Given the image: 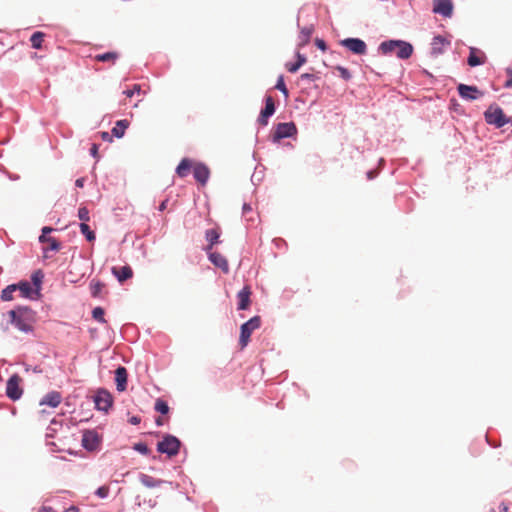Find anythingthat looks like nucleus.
Returning <instances> with one entry per match:
<instances>
[{
  "mask_svg": "<svg viewBox=\"0 0 512 512\" xmlns=\"http://www.w3.org/2000/svg\"><path fill=\"white\" fill-rule=\"evenodd\" d=\"M9 323L23 333L33 332V322L36 319V312L29 306L17 305L8 311Z\"/></svg>",
  "mask_w": 512,
  "mask_h": 512,
  "instance_id": "obj_1",
  "label": "nucleus"
},
{
  "mask_svg": "<svg viewBox=\"0 0 512 512\" xmlns=\"http://www.w3.org/2000/svg\"><path fill=\"white\" fill-rule=\"evenodd\" d=\"M377 52L383 56L395 54L398 59L407 60L413 55L414 46L406 40L387 39L378 45Z\"/></svg>",
  "mask_w": 512,
  "mask_h": 512,
  "instance_id": "obj_2",
  "label": "nucleus"
},
{
  "mask_svg": "<svg viewBox=\"0 0 512 512\" xmlns=\"http://www.w3.org/2000/svg\"><path fill=\"white\" fill-rule=\"evenodd\" d=\"M182 446L183 443L177 436L164 433L162 439L156 444V451L171 459L180 453Z\"/></svg>",
  "mask_w": 512,
  "mask_h": 512,
  "instance_id": "obj_3",
  "label": "nucleus"
},
{
  "mask_svg": "<svg viewBox=\"0 0 512 512\" xmlns=\"http://www.w3.org/2000/svg\"><path fill=\"white\" fill-rule=\"evenodd\" d=\"M484 120L488 125L497 129L503 128L507 124H512V118L507 116L503 109L496 103H492L483 113Z\"/></svg>",
  "mask_w": 512,
  "mask_h": 512,
  "instance_id": "obj_4",
  "label": "nucleus"
},
{
  "mask_svg": "<svg viewBox=\"0 0 512 512\" xmlns=\"http://www.w3.org/2000/svg\"><path fill=\"white\" fill-rule=\"evenodd\" d=\"M298 128L293 121L280 122L275 125L274 133L272 134L271 141L273 143H280L285 138L296 139Z\"/></svg>",
  "mask_w": 512,
  "mask_h": 512,
  "instance_id": "obj_5",
  "label": "nucleus"
},
{
  "mask_svg": "<svg viewBox=\"0 0 512 512\" xmlns=\"http://www.w3.org/2000/svg\"><path fill=\"white\" fill-rule=\"evenodd\" d=\"M93 402L97 411L108 414L114 404L112 393L106 388H98L93 396Z\"/></svg>",
  "mask_w": 512,
  "mask_h": 512,
  "instance_id": "obj_6",
  "label": "nucleus"
},
{
  "mask_svg": "<svg viewBox=\"0 0 512 512\" xmlns=\"http://www.w3.org/2000/svg\"><path fill=\"white\" fill-rule=\"evenodd\" d=\"M261 325V317L259 315H255L251 317L249 320L241 324L240 326V335H239V345L241 349H244L250 342L251 334L254 330L258 329Z\"/></svg>",
  "mask_w": 512,
  "mask_h": 512,
  "instance_id": "obj_7",
  "label": "nucleus"
},
{
  "mask_svg": "<svg viewBox=\"0 0 512 512\" xmlns=\"http://www.w3.org/2000/svg\"><path fill=\"white\" fill-rule=\"evenodd\" d=\"M339 45L357 56L367 54L368 46L366 42L358 37H347L339 41Z\"/></svg>",
  "mask_w": 512,
  "mask_h": 512,
  "instance_id": "obj_8",
  "label": "nucleus"
},
{
  "mask_svg": "<svg viewBox=\"0 0 512 512\" xmlns=\"http://www.w3.org/2000/svg\"><path fill=\"white\" fill-rule=\"evenodd\" d=\"M101 442L102 436L95 429L83 430L81 444L87 452L97 451Z\"/></svg>",
  "mask_w": 512,
  "mask_h": 512,
  "instance_id": "obj_9",
  "label": "nucleus"
},
{
  "mask_svg": "<svg viewBox=\"0 0 512 512\" xmlns=\"http://www.w3.org/2000/svg\"><path fill=\"white\" fill-rule=\"evenodd\" d=\"M21 380V377L14 373L6 382V396L12 401L19 400L23 395V389L20 386Z\"/></svg>",
  "mask_w": 512,
  "mask_h": 512,
  "instance_id": "obj_10",
  "label": "nucleus"
},
{
  "mask_svg": "<svg viewBox=\"0 0 512 512\" xmlns=\"http://www.w3.org/2000/svg\"><path fill=\"white\" fill-rule=\"evenodd\" d=\"M264 107L260 110L258 116V122L262 126H266L269 122V119L276 112V104L272 96L266 95L264 97Z\"/></svg>",
  "mask_w": 512,
  "mask_h": 512,
  "instance_id": "obj_11",
  "label": "nucleus"
},
{
  "mask_svg": "<svg viewBox=\"0 0 512 512\" xmlns=\"http://www.w3.org/2000/svg\"><path fill=\"white\" fill-rule=\"evenodd\" d=\"M458 95L467 101H475L484 95V92L479 90L475 85H468L460 83L457 86Z\"/></svg>",
  "mask_w": 512,
  "mask_h": 512,
  "instance_id": "obj_12",
  "label": "nucleus"
},
{
  "mask_svg": "<svg viewBox=\"0 0 512 512\" xmlns=\"http://www.w3.org/2000/svg\"><path fill=\"white\" fill-rule=\"evenodd\" d=\"M17 290L20 292V296L29 300H38L42 294L39 291L34 290L33 285L27 280H20L16 283Z\"/></svg>",
  "mask_w": 512,
  "mask_h": 512,
  "instance_id": "obj_13",
  "label": "nucleus"
},
{
  "mask_svg": "<svg viewBox=\"0 0 512 512\" xmlns=\"http://www.w3.org/2000/svg\"><path fill=\"white\" fill-rule=\"evenodd\" d=\"M193 178L201 186H205L210 178L209 167L204 162H195L193 167Z\"/></svg>",
  "mask_w": 512,
  "mask_h": 512,
  "instance_id": "obj_14",
  "label": "nucleus"
},
{
  "mask_svg": "<svg viewBox=\"0 0 512 512\" xmlns=\"http://www.w3.org/2000/svg\"><path fill=\"white\" fill-rule=\"evenodd\" d=\"M452 0H433V13L439 14L444 18H450L453 14Z\"/></svg>",
  "mask_w": 512,
  "mask_h": 512,
  "instance_id": "obj_15",
  "label": "nucleus"
},
{
  "mask_svg": "<svg viewBox=\"0 0 512 512\" xmlns=\"http://www.w3.org/2000/svg\"><path fill=\"white\" fill-rule=\"evenodd\" d=\"M487 61L486 54L477 47H469V55L467 57V64L470 67H478L484 65Z\"/></svg>",
  "mask_w": 512,
  "mask_h": 512,
  "instance_id": "obj_16",
  "label": "nucleus"
},
{
  "mask_svg": "<svg viewBox=\"0 0 512 512\" xmlns=\"http://www.w3.org/2000/svg\"><path fill=\"white\" fill-rule=\"evenodd\" d=\"M138 479L141 482V484L147 488H156V487L161 486L162 484H169L173 488H178V486H179L178 483H174V482L166 481V480H162V479H157V478H154L145 473H139Z\"/></svg>",
  "mask_w": 512,
  "mask_h": 512,
  "instance_id": "obj_17",
  "label": "nucleus"
},
{
  "mask_svg": "<svg viewBox=\"0 0 512 512\" xmlns=\"http://www.w3.org/2000/svg\"><path fill=\"white\" fill-rule=\"evenodd\" d=\"M114 381L116 385V390L118 392H124L127 389L128 385V371L127 369L119 365L114 371Z\"/></svg>",
  "mask_w": 512,
  "mask_h": 512,
  "instance_id": "obj_18",
  "label": "nucleus"
},
{
  "mask_svg": "<svg viewBox=\"0 0 512 512\" xmlns=\"http://www.w3.org/2000/svg\"><path fill=\"white\" fill-rule=\"evenodd\" d=\"M450 45V41L447 40L444 36L437 34L432 38L431 42V51L430 54L433 57L441 55L444 53L443 46Z\"/></svg>",
  "mask_w": 512,
  "mask_h": 512,
  "instance_id": "obj_19",
  "label": "nucleus"
},
{
  "mask_svg": "<svg viewBox=\"0 0 512 512\" xmlns=\"http://www.w3.org/2000/svg\"><path fill=\"white\" fill-rule=\"evenodd\" d=\"M208 255L209 261L217 268H220L224 273L229 272V265L227 259L220 254L219 252H206Z\"/></svg>",
  "mask_w": 512,
  "mask_h": 512,
  "instance_id": "obj_20",
  "label": "nucleus"
},
{
  "mask_svg": "<svg viewBox=\"0 0 512 512\" xmlns=\"http://www.w3.org/2000/svg\"><path fill=\"white\" fill-rule=\"evenodd\" d=\"M111 272L119 283H124L125 281L133 277V270L129 265H124L120 267L113 266L111 268Z\"/></svg>",
  "mask_w": 512,
  "mask_h": 512,
  "instance_id": "obj_21",
  "label": "nucleus"
},
{
  "mask_svg": "<svg viewBox=\"0 0 512 512\" xmlns=\"http://www.w3.org/2000/svg\"><path fill=\"white\" fill-rule=\"evenodd\" d=\"M251 290L248 286H244L238 293H237V310L244 311L247 310L250 306L251 299Z\"/></svg>",
  "mask_w": 512,
  "mask_h": 512,
  "instance_id": "obj_22",
  "label": "nucleus"
},
{
  "mask_svg": "<svg viewBox=\"0 0 512 512\" xmlns=\"http://www.w3.org/2000/svg\"><path fill=\"white\" fill-rule=\"evenodd\" d=\"M62 400L61 393L58 391L48 392L39 402L40 406L47 405L51 408H56Z\"/></svg>",
  "mask_w": 512,
  "mask_h": 512,
  "instance_id": "obj_23",
  "label": "nucleus"
},
{
  "mask_svg": "<svg viewBox=\"0 0 512 512\" xmlns=\"http://www.w3.org/2000/svg\"><path fill=\"white\" fill-rule=\"evenodd\" d=\"M194 164H195V162L192 159H190L188 157H184L181 159V161L177 165V167L175 169V173L177 174L178 177L184 178V177L188 176V174L190 173V170L193 169Z\"/></svg>",
  "mask_w": 512,
  "mask_h": 512,
  "instance_id": "obj_24",
  "label": "nucleus"
},
{
  "mask_svg": "<svg viewBox=\"0 0 512 512\" xmlns=\"http://www.w3.org/2000/svg\"><path fill=\"white\" fill-rule=\"evenodd\" d=\"M307 62V57L305 54L296 51L295 53V61L287 62L285 64V68L289 73H296L305 63Z\"/></svg>",
  "mask_w": 512,
  "mask_h": 512,
  "instance_id": "obj_25",
  "label": "nucleus"
},
{
  "mask_svg": "<svg viewBox=\"0 0 512 512\" xmlns=\"http://www.w3.org/2000/svg\"><path fill=\"white\" fill-rule=\"evenodd\" d=\"M205 239L208 242V245L204 247V251L208 252L212 250L214 245L220 243V232L215 228L207 229L205 231Z\"/></svg>",
  "mask_w": 512,
  "mask_h": 512,
  "instance_id": "obj_26",
  "label": "nucleus"
},
{
  "mask_svg": "<svg viewBox=\"0 0 512 512\" xmlns=\"http://www.w3.org/2000/svg\"><path fill=\"white\" fill-rule=\"evenodd\" d=\"M313 32H314L313 25H309V26H305V27L301 28L299 36H298V44H297V47L299 49L305 47L310 42Z\"/></svg>",
  "mask_w": 512,
  "mask_h": 512,
  "instance_id": "obj_27",
  "label": "nucleus"
},
{
  "mask_svg": "<svg viewBox=\"0 0 512 512\" xmlns=\"http://www.w3.org/2000/svg\"><path fill=\"white\" fill-rule=\"evenodd\" d=\"M129 125L130 122L127 119L117 120L115 122V125L111 129L112 136H114L117 139H121L125 135V132L128 129Z\"/></svg>",
  "mask_w": 512,
  "mask_h": 512,
  "instance_id": "obj_28",
  "label": "nucleus"
},
{
  "mask_svg": "<svg viewBox=\"0 0 512 512\" xmlns=\"http://www.w3.org/2000/svg\"><path fill=\"white\" fill-rule=\"evenodd\" d=\"M31 284L35 288L34 290L41 293L42 284L44 280V272L41 269L35 270L30 276Z\"/></svg>",
  "mask_w": 512,
  "mask_h": 512,
  "instance_id": "obj_29",
  "label": "nucleus"
},
{
  "mask_svg": "<svg viewBox=\"0 0 512 512\" xmlns=\"http://www.w3.org/2000/svg\"><path fill=\"white\" fill-rule=\"evenodd\" d=\"M89 286L91 296L93 298H100L102 290L105 287V284L100 280L93 279L91 280Z\"/></svg>",
  "mask_w": 512,
  "mask_h": 512,
  "instance_id": "obj_30",
  "label": "nucleus"
},
{
  "mask_svg": "<svg viewBox=\"0 0 512 512\" xmlns=\"http://www.w3.org/2000/svg\"><path fill=\"white\" fill-rule=\"evenodd\" d=\"M45 33L42 31H35L30 36V43L33 49L39 50L42 48V42L44 40Z\"/></svg>",
  "mask_w": 512,
  "mask_h": 512,
  "instance_id": "obj_31",
  "label": "nucleus"
},
{
  "mask_svg": "<svg viewBox=\"0 0 512 512\" xmlns=\"http://www.w3.org/2000/svg\"><path fill=\"white\" fill-rule=\"evenodd\" d=\"M119 58V54L115 51H107L95 56V60L98 62H112L115 63Z\"/></svg>",
  "mask_w": 512,
  "mask_h": 512,
  "instance_id": "obj_32",
  "label": "nucleus"
},
{
  "mask_svg": "<svg viewBox=\"0 0 512 512\" xmlns=\"http://www.w3.org/2000/svg\"><path fill=\"white\" fill-rule=\"evenodd\" d=\"M80 232L88 242H93L96 239L95 232L87 223H79Z\"/></svg>",
  "mask_w": 512,
  "mask_h": 512,
  "instance_id": "obj_33",
  "label": "nucleus"
},
{
  "mask_svg": "<svg viewBox=\"0 0 512 512\" xmlns=\"http://www.w3.org/2000/svg\"><path fill=\"white\" fill-rule=\"evenodd\" d=\"M47 244H48V246L42 248V251H43V254H44L45 258H48L47 253L49 251H51V252H58L61 249L60 241L57 240L54 237H52Z\"/></svg>",
  "mask_w": 512,
  "mask_h": 512,
  "instance_id": "obj_34",
  "label": "nucleus"
},
{
  "mask_svg": "<svg viewBox=\"0 0 512 512\" xmlns=\"http://www.w3.org/2000/svg\"><path fill=\"white\" fill-rule=\"evenodd\" d=\"M154 410L161 415H167L170 411L168 402L162 398H158L154 404Z\"/></svg>",
  "mask_w": 512,
  "mask_h": 512,
  "instance_id": "obj_35",
  "label": "nucleus"
},
{
  "mask_svg": "<svg viewBox=\"0 0 512 512\" xmlns=\"http://www.w3.org/2000/svg\"><path fill=\"white\" fill-rule=\"evenodd\" d=\"M17 291V285L16 283H12L7 285L2 291H1V300L2 301H11L13 299V293Z\"/></svg>",
  "mask_w": 512,
  "mask_h": 512,
  "instance_id": "obj_36",
  "label": "nucleus"
},
{
  "mask_svg": "<svg viewBox=\"0 0 512 512\" xmlns=\"http://www.w3.org/2000/svg\"><path fill=\"white\" fill-rule=\"evenodd\" d=\"M92 318L101 324L106 323L104 308L101 306L94 307L92 309Z\"/></svg>",
  "mask_w": 512,
  "mask_h": 512,
  "instance_id": "obj_37",
  "label": "nucleus"
},
{
  "mask_svg": "<svg viewBox=\"0 0 512 512\" xmlns=\"http://www.w3.org/2000/svg\"><path fill=\"white\" fill-rule=\"evenodd\" d=\"M275 89L280 91L285 98L289 96V90L285 84L284 75H279L276 81V84L274 86Z\"/></svg>",
  "mask_w": 512,
  "mask_h": 512,
  "instance_id": "obj_38",
  "label": "nucleus"
},
{
  "mask_svg": "<svg viewBox=\"0 0 512 512\" xmlns=\"http://www.w3.org/2000/svg\"><path fill=\"white\" fill-rule=\"evenodd\" d=\"M133 450L143 456H148L151 453L148 445L145 442L139 441L133 445Z\"/></svg>",
  "mask_w": 512,
  "mask_h": 512,
  "instance_id": "obj_39",
  "label": "nucleus"
},
{
  "mask_svg": "<svg viewBox=\"0 0 512 512\" xmlns=\"http://www.w3.org/2000/svg\"><path fill=\"white\" fill-rule=\"evenodd\" d=\"M335 69L339 72V76L345 80V81H349L351 80L352 78V74L350 72V70L342 65H337L335 66Z\"/></svg>",
  "mask_w": 512,
  "mask_h": 512,
  "instance_id": "obj_40",
  "label": "nucleus"
},
{
  "mask_svg": "<svg viewBox=\"0 0 512 512\" xmlns=\"http://www.w3.org/2000/svg\"><path fill=\"white\" fill-rule=\"evenodd\" d=\"M78 218L82 221L81 223H86L87 221L90 220V216H89V210L86 206L84 205H81L79 208H78V214H77Z\"/></svg>",
  "mask_w": 512,
  "mask_h": 512,
  "instance_id": "obj_41",
  "label": "nucleus"
},
{
  "mask_svg": "<svg viewBox=\"0 0 512 512\" xmlns=\"http://www.w3.org/2000/svg\"><path fill=\"white\" fill-rule=\"evenodd\" d=\"M94 494L101 499H106L109 496V487L102 485L95 490Z\"/></svg>",
  "mask_w": 512,
  "mask_h": 512,
  "instance_id": "obj_42",
  "label": "nucleus"
},
{
  "mask_svg": "<svg viewBox=\"0 0 512 512\" xmlns=\"http://www.w3.org/2000/svg\"><path fill=\"white\" fill-rule=\"evenodd\" d=\"M141 92V86L139 84H134L132 89H127L123 93L126 97L131 98L134 94H139Z\"/></svg>",
  "mask_w": 512,
  "mask_h": 512,
  "instance_id": "obj_43",
  "label": "nucleus"
},
{
  "mask_svg": "<svg viewBox=\"0 0 512 512\" xmlns=\"http://www.w3.org/2000/svg\"><path fill=\"white\" fill-rule=\"evenodd\" d=\"M272 242L277 249H287V242L283 238H274Z\"/></svg>",
  "mask_w": 512,
  "mask_h": 512,
  "instance_id": "obj_44",
  "label": "nucleus"
},
{
  "mask_svg": "<svg viewBox=\"0 0 512 512\" xmlns=\"http://www.w3.org/2000/svg\"><path fill=\"white\" fill-rule=\"evenodd\" d=\"M99 144L93 143L89 149L90 155L95 158L96 160H99Z\"/></svg>",
  "mask_w": 512,
  "mask_h": 512,
  "instance_id": "obj_45",
  "label": "nucleus"
},
{
  "mask_svg": "<svg viewBox=\"0 0 512 512\" xmlns=\"http://www.w3.org/2000/svg\"><path fill=\"white\" fill-rule=\"evenodd\" d=\"M315 46L322 52H325L328 49V45L322 38L315 39Z\"/></svg>",
  "mask_w": 512,
  "mask_h": 512,
  "instance_id": "obj_46",
  "label": "nucleus"
},
{
  "mask_svg": "<svg viewBox=\"0 0 512 512\" xmlns=\"http://www.w3.org/2000/svg\"><path fill=\"white\" fill-rule=\"evenodd\" d=\"M300 79L302 81L314 82L318 79V76L313 73H303L301 74Z\"/></svg>",
  "mask_w": 512,
  "mask_h": 512,
  "instance_id": "obj_47",
  "label": "nucleus"
},
{
  "mask_svg": "<svg viewBox=\"0 0 512 512\" xmlns=\"http://www.w3.org/2000/svg\"><path fill=\"white\" fill-rule=\"evenodd\" d=\"M506 74H507L508 78L504 83V87L511 88L512 87V68L511 67L506 68Z\"/></svg>",
  "mask_w": 512,
  "mask_h": 512,
  "instance_id": "obj_48",
  "label": "nucleus"
},
{
  "mask_svg": "<svg viewBox=\"0 0 512 512\" xmlns=\"http://www.w3.org/2000/svg\"><path fill=\"white\" fill-rule=\"evenodd\" d=\"M449 108H450V110H452V111L460 112V108H461V106H460V104L457 102V100H456V99H451V100H450Z\"/></svg>",
  "mask_w": 512,
  "mask_h": 512,
  "instance_id": "obj_49",
  "label": "nucleus"
},
{
  "mask_svg": "<svg viewBox=\"0 0 512 512\" xmlns=\"http://www.w3.org/2000/svg\"><path fill=\"white\" fill-rule=\"evenodd\" d=\"M168 202H169V198H165L163 201L160 202V204L157 207V210L159 212L165 211L167 209Z\"/></svg>",
  "mask_w": 512,
  "mask_h": 512,
  "instance_id": "obj_50",
  "label": "nucleus"
},
{
  "mask_svg": "<svg viewBox=\"0 0 512 512\" xmlns=\"http://www.w3.org/2000/svg\"><path fill=\"white\" fill-rule=\"evenodd\" d=\"M54 231H57V229L51 227V226H43L41 228V233L47 235V236H50V234Z\"/></svg>",
  "mask_w": 512,
  "mask_h": 512,
  "instance_id": "obj_51",
  "label": "nucleus"
},
{
  "mask_svg": "<svg viewBox=\"0 0 512 512\" xmlns=\"http://www.w3.org/2000/svg\"><path fill=\"white\" fill-rule=\"evenodd\" d=\"M113 137L114 136H112V133L106 131L101 132V138L103 141L112 142Z\"/></svg>",
  "mask_w": 512,
  "mask_h": 512,
  "instance_id": "obj_52",
  "label": "nucleus"
},
{
  "mask_svg": "<svg viewBox=\"0 0 512 512\" xmlns=\"http://www.w3.org/2000/svg\"><path fill=\"white\" fill-rule=\"evenodd\" d=\"M52 238V236H47L43 233H41L38 237V241L41 243V244H45V243H48L49 240Z\"/></svg>",
  "mask_w": 512,
  "mask_h": 512,
  "instance_id": "obj_53",
  "label": "nucleus"
},
{
  "mask_svg": "<svg viewBox=\"0 0 512 512\" xmlns=\"http://www.w3.org/2000/svg\"><path fill=\"white\" fill-rule=\"evenodd\" d=\"M128 422L131 425H138L141 422V418L139 416H137V415H134V416L129 418Z\"/></svg>",
  "mask_w": 512,
  "mask_h": 512,
  "instance_id": "obj_54",
  "label": "nucleus"
},
{
  "mask_svg": "<svg viewBox=\"0 0 512 512\" xmlns=\"http://www.w3.org/2000/svg\"><path fill=\"white\" fill-rule=\"evenodd\" d=\"M47 445L51 447V453H57L62 451L54 442H48Z\"/></svg>",
  "mask_w": 512,
  "mask_h": 512,
  "instance_id": "obj_55",
  "label": "nucleus"
},
{
  "mask_svg": "<svg viewBox=\"0 0 512 512\" xmlns=\"http://www.w3.org/2000/svg\"><path fill=\"white\" fill-rule=\"evenodd\" d=\"M84 184H85V178H83V177L77 178L75 181V186L77 188H83Z\"/></svg>",
  "mask_w": 512,
  "mask_h": 512,
  "instance_id": "obj_56",
  "label": "nucleus"
},
{
  "mask_svg": "<svg viewBox=\"0 0 512 512\" xmlns=\"http://www.w3.org/2000/svg\"><path fill=\"white\" fill-rule=\"evenodd\" d=\"M252 211V207H251V204L249 203H244L243 206H242V213L245 215L249 212Z\"/></svg>",
  "mask_w": 512,
  "mask_h": 512,
  "instance_id": "obj_57",
  "label": "nucleus"
},
{
  "mask_svg": "<svg viewBox=\"0 0 512 512\" xmlns=\"http://www.w3.org/2000/svg\"><path fill=\"white\" fill-rule=\"evenodd\" d=\"M485 439H486V442L493 448H497L500 446V443L499 442H494L492 440L489 439L488 435L485 436Z\"/></svg>",
  "mask_w": 512,
  "mask_h": 512,
  "instance_id": "obj_58",
  "label": "nucleus"
},
{
  "mask_svg": "<svg viewBox=\"0 0 512 512\" xmlns=\"http://www.w3.org/2000/svg\"><path fill=\"white\" fill-rule=\"evenodd\" d=\"M262 177L263 176H259L257 175V173H254L251 177V181L253 182L254 185H256V182H260L262 180Z\"/></svg>",
  "mask_w": 512,
  "mask_h": 512,
  "instance_id": "obj_59",
  "label": "nucleus"
},
{
  "mask_svg": "<svg viewBox=\"0 0 512 512\" xmlns=\"http://www.w3.org/2000/svg\"><path fill=\"white\" fill-rule=\"evenodd\" d=\"M499 511L500 512H508L509 511V507L507 504H505L504 502L500 503L499 505Z\"/></svg>",
  "mask_w": 512,
  "mask_h": 512,
  "instance_id": "obj_60",
  "label": "nucleus"
},
{
  "mask_svg": "<svg viewBox=\"0 0 512 512\" xmlns=\"http://www.w3.org/2000/svg\"><path fill=\"white\" fill-rule=\"evenodd\" d=\"M39 512H55V510L52 507L43 506Z\"/></svg>",
  "mask_w": 512,
  "mask_h": 512,
  "instance_id": "obj_61",
  "label": "nucleus"
},
{
  "mask_svg": "<svg viewBox=\"0 0 512 512\" xmlns=\"http://www.w3.org/2000/svg\"><path fill=\"white\" fill-rule=\"evenodd\" d=\"M69 512H79V508L77 506L71 505L67 508Z\"/></svg>",
  "mask_w": 512,
  "mask_h": 512,
  "instance_id": "obj_62",
  "label": "nucleus"
},
{
  "mask_svg": "<svg viewBox=\"0 0 512 512\" xmlns=\"http://www.w3.org/2000/svg\"><path fill=\"white\" fill-rule=\"evenodd\" d=\"M155 424H156L158 427H160V426H162V425L164 424V422H163V420H162L160 417H158V418H156V420H155Z\"/></svg>",
  "mask_w": 512,
  "mask_h": 512,
  "instance_id": "obj_63",
  "label": "nucleus"
},
{
  "mask_svg": "<svg viewBox=\"0 0 512 512\" xmlns=\"http://www.w3.org/2000/svg\"><path fill=\"white\" fill-rule=\"evenodd\" d=\"M367 178L368 179H373L374 178L373 172L371 170L367 172Z\"/></svg>",
  "mask_w": 512,
  "mask_h": 512,
  "instance_id": "obj_64",
  "label": "nucleus"
}]
</instances>
